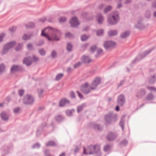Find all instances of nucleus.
<instances>
[{"instance_id":"f3484780","label":"nucleus","mask_w":156,"mask_h":156,"mask_svg":"<svg viewBox=\"0 0 156 156\" xmlns=\"http://www.w3.org/2000/svg\"><path fill=\"white\" fill-rule=\"evenodd\" d=\"M104 19L103 16L101 13L98 14L97 16V20L98 23L99 24L102 23Z\"/></svg>"},{"instance_id":"37998d69","label":"nucleus","mask_w":156,"mask_h":156,"mask_svg":"<svg viewBox=\"0 0 156 156\" xmlns=\"http://www.w3.org/2000/svg\"><path fill=\"white\" fill-rule=\"evenodd\" d=\"M41 146V145L39 143H37L34 144L32 146L33 148H38Z\"/></svg>"},{"instance_id":"f03ea898","label":"nucleus","mask_w":156,"mask_h":156,"mask_svg":"<svg viewBox=\"0 0 156 156\" xmlns=\"http://www.w3.org/2000/svg\"><path fill=\"white\" fill-rule=\"evenodd\" d=\"M119 20V12L117 11L113 12L111 14L108 15V23L112 25L116 24Z\"/></svg>"},{"instance_id":"4468645a","label":"nucleus","mask_w":156,"mask_h":156,"mask_svg":"<svg viewBox=\"0 0 156 156\" xmlns=\"http://www.w3.org/2000/svg\"><path fill=\"white\" fill-rule=\"evenodd\" d=\"M23 68L22 66L14 65H13L11 69V73L16 72L20 70L23 69Z\"/></svg>"},{"instance_id":"7c9ffc66","label":"nucleus","mask_w":156,"mask_h":156,"mask_svg":"<svg viewBox=\"0 0 156 156\" xmlns=\"http://www.w3.org/2000/svg\"><path fill=\"white\" fill-rule=\"evenodd\" d=\"M103 50L101 49L100 48L97 50V54L95 55L96 58L102 55Z\"/></svg>"},{"instance_id":"f8f14e48","label":"nucleus","mask_w":156,"mask_h":156,"mask_svg":"<svg viewBox=\"0 0 156 156\" xmlns=\"http://www.w3.org/2000/svg\"><path fill=\"white\" fill-rule=\"evenodd\" d=\"M101 81V79L100 77H96L92 81L91 84V87L90 88H94L97 87L100 84Z\"/></svg>"},{"instance_id":"c03bdc74","label":"nucleus","mask_w":156,"mask_h":156,"mask_svg":"<svg viewBox=\"0 0 156 156\" xmlns=\"http://www.w3.org/2000/svg\"><path fill=\"white\" fill-rule=\"evenodd\" d=\"M66 20V18L65 17H61L58 20V21L60 23H62L65 22Z\"/></svg>"},{"instance_id":"4be33fe9","label":"nucleus","mask_w":156,"mask_h":156,"mask_svg":"<svg viewBox=\"0 0 156 156\" xmlns=\"http://www.w3.org/2000/svg\"><path fill=\"white\" fill-rule=\"evenodd\" d=\"M125 118V116L123 115L121 117V119L120 122V125L123 130L124 129Z\"/></svg>"},{"instance_id":"09e8293b","label":"nucleus","mask_w":156,"mask_h":156,"mask_svg":"<svg viewBox=\"0 0 156 156\" xmlns=\"http://www.w3.org/2000/svg\"><path fill=\"white\" fill-rule=\"evenodd\" d=\"M39 53L41 55L43 56L45 55V52L43 49H41L38 51Z\"/></svg>"},{"instance_id":"6ab92c4d","label":"nucleus","mask_w":156,"mask_h":156,"mask_svg":"<svg viewBox=\"0 0 156 156\" xmlns=\"http://www.w3.org/2000/svg\"><path fill=\"white\" fill-rule=\"evenodd\" d=\"M82 62L85 63H89L90 62L91 60L88 56H84L82 58Z\"/></svg>"},{"instance_id":"b1692460","label":"nucleus","mask_w":156,"mask_h":156,"mask_svg":"<svg viewBox=\"0 0 156 156\" xmlns=\"http://www.w3.org/2000/svg\"><path fill=\"white\" fill-rule=\"evenodd\" d=\"M32 36V34L31 33L30 34H24L23 36V39L24 40H27L30 39Z\"/></svg>"},{"instance_id":"a19ab883","label":"nucleus","mask_w":156,"mask_h":156,"mask_svg":"<svg viewBox=\"0 0 156 156\" xmlns=\"http://www.w3.org/2000/svg\"><path fill=\"white\" fill-rule=\"evenodd\" d=\"M44 154L45 156H54L50 153L48 149H46L44 151Z\"/></svg>"},{"instance_id":"aec40b11","label":"nucleus","mask_w":156,"mask_h":156,"mask_svg":"<svg viewBox=\"0 0 156 156\" xmlns=\"http://www.w3.org/2000/svg\"><path fill=\"white\" fill-rule=\"evenodd\" d=\"M130 34V32L128 31H126L121 34L120 35V37L122 38H125L128 37Z\"/></svg>"},{"instance_id":"393cba45","label":"nucleus","mask_w":156,"mask_h":156,"mask_svg":"<svg viewBox=\"0 0 156 156\" xmlns=\"http://www.w3.org/2000/svg\"><path fill=\"white\" fill-rule=\"evenodd\" d=\"M46 145L47 147H53L56 145V143L53 141H50L46 143Z\"/></svg>"},{"instance_id":"423d86ee","label":"nucleus","mask_w":156,"mask_h":156,"mask_svg":"<svg viewBox=\"0 0 156 156\" xmlns=\"http://www.w3.org/2000/svg\"><path fill=\"white\" fill-rule=\"evenodd\" d=\"M34 101V98L30 94H27L26 95L23 99V103L26 105H31Z\"/></svg>"},{"instance_id":"e433bc0d","label":"nucleus","mask_w":156,"mask_h":156,"mask_svg":"<svg viewBox=\"0 0 156 156\" xmlns=\"http://www.w3.org/2000/svg\"><path fill=\"white\" fill-rule=\"evenodd\" d=\"M112 7L111 6H107L105 9H104V12L105 13H106L110 11L112 9Z\"/></svg>"},{"instance_id":"864d4df0","label":"nucleus","mask_w":156,"mask_h":156,"mask_svg":"<svg viewBox=\"0 0 156 156\" xmlns=\"http://www.w3.org/2000/svg\"><path fill=\"white\" fill-rule=\"evenodd\" d=\"M89 83L87 82H86L81 85V88H87L89 86Z\"/></svg>"},{"instance_id":"69168bd1","label":"nucleus","mask_w":156,"mask_h":156,"mask_svg":"<svg viewBox=\"0 0 156 156\" xmlns=\"http://www.w3.org/2000/svg\"><path fill=\"white\" fill-rule=\"evenodd\" d=\"M27 48L28 49H31L33 48V45L29 43L27 44Z\"/></svg>"},{"instance_id":"338daca9","label":"nucleus","mask_w":156,"mask_h":156,"mask_svg":"<svg viewBox=\"0 0 156 156\" xmlns=\"http://www.w3.org/2000/svg\"><path fill=\"white\" fill-rule=\"evenodd\" d=\"M105 7V5L104 4H102L100 5L99 7L98 8L100 9H101L104 8Z\"/></svg>"},{"instance_id":"9d476101","label":"nucleus","mask_w":156,"mask_h":156,"mask_svg":"<svg viewBox=\"0 0 156 156\" xmlns=\"http://www.w3.org/2000/svg\"><path fill=\"white\" fill-rule=\"evenodd\" d=\"M117 135L115 133L110 132L107 135L106 138L107 140L109 141H113L115 140Z\"/></svg>"},{"instance_id":"8fccbe9b","label":"nucleus","mask_w":156,"mask_h":156,"mask_svg":"<svg viewBox=\"0 0 156 156\" xmlns=\"http://www.w3.org/2000/svg\"><path fill=\"white\" fill-rule=\"evenodd\" d=\"M83 105H81L77 107V111L78 113L81 111L83 108Z\"/></svg>"},{"instance_id":"a211bd4d","label":"nucleus","mask_w":156,"mask_h":156,"mask_svg":"<svg viewBox=\"0 0 156 156\" xmlns=\"http://www.w3.org/2000/svg\"><path fill=\"white\" fill-rule=\"evenodd\" d=\"M156 81V74L151 76L148 78V81L150 83H153Z\"/></svg>"},{"instance_id":"ea45409f","label":"nucleus","mask_w":156,"mask_h":156,"mask_svg":"<svg viewBox=\"0 0 156 156\" xmlns=\"http://www.w3.org/2000/svg\"><path fill=\"white\" fill-rule=\"evenodd\" d=\"M5 66L3 64H2L0 65V74L2 73L4 70Z\"/></svg>"},{"instance_id":"20e7f679","label":"nucleus","mask_w":156,"mask_h":156,"mask_svg":"<svg viewBox=\"0 0 156 156\" xmlns=\"http://www.w3.org/2000/svg\"><path fill=\"white\" fill-rule=\"evenodd\" d=\"M153 48H151L145 51L143 53L138 55L135 58V59L133 61V63H135L136 62L140 61V60L143 58L147 55L150 53L153 50Z\"/></svg>"},{"instance_id":"5701e85b","label":"nucleus","mask_w":156,"mask_h":156,"mask_svg":"<svg viewBox=\"0 0 156 156\" xmlns=\"http://www.w3.org/2000/svg\"><path fill=\"white\" fill-rule=\"evenodd\" d=\"M118 32L116 30H109L108 33V34L109 36H114L117 35Z\"/></svg>"},{"instance_id":"13d9d810","label":"nucleus","mask_w":156,"mask_h":156,"mask_svg":"<svg viewBox=\"0 0 156 156\" xmlns=\"http://www.w3.org/2000/svg\"><path fill=\"white\" fill-rule=\"evenodd\" d=\"M65 36L66 37H72L73 36L70 33L67 32L65 34Z\"/></svg>"},{"instance_id":"0eeeda50","label":"nucleus","mask_w":156,"mask_h":156,"mask_svg":"<svg viewBox=\"0 0 156 156\" xmlns=\"http://www.w3.org/2000/svg\"><path fill=\"white\" fill-rule=\"evenodd\" d=\"M117 102L120 106L122 107L126 102V98L123 94L119 95L118 97Z\"/></svg>"},{"instance_id":"2eb2a0df","label":"nucleus","mask_w":156,"mask_h":156,"mask_svg":"<svg viewBox=\"0 0 156 156\" xmlns=\"http://www.w3.org/2000/svg\"><path fill=\"white\" fill-rule=\"evenodd\" d=\"M146 94V91L144 88H141L137 92L136 96L140 98L144 96Z\"/></svg>"},{"instance_id":"dca6fc26","label":"nucleus","mask_w":156,"mask_h":156,"mask_svg":"<svg viewBox=\"0 0 156 156\" xmlns=\"http://www.w3.org/2000/svg\"><path fill=\"white\" fill-rule=\"evenodd\" d=\"M23 63L26 64L27 66L30 65L32 64L31 58L28 57L25 58L23 61Z\"/></svg>"},{"instance_id":"774afa93","label":"nucleus","mask_w":156,"mask_h":156,"mask_svg":"<svg viewBox=\"0 0 156 156\" xmlns=\"http://www.w3.org/2000/svg\"><path fill=\"white\" fill-rule=\"evenodd\" d=\"M152 7L153 8H156V0L153 2L152 5Z\"/></svg>"},{"instance_id":"f257e3e1","label":"nucleus","mask_w":156,"mask_h":156,"mask_svg":"<svg viewBox=\"0 0 156 156\" xmlns=\"http://www.w3.org/2000/svg\"><path fill=\"white\" fill-rule=\"evenodd\" d=\"M41 35L47 38L49 41H58L60 39L61 32L57 29L48 27L42 30Z\"/></svg>"},{"instance_id":"58836bf2","label":"nucleus","mask_w":156,"mask_h":156,"mask_svg":"<svg viewBox=\"0 0 156 156\" xmlns=\"http://www.w3.org/2000/svg\"><path fill=\"white\" fill-rule=\"evenodd\" d=\"M37 91L38 93L39 97L41 98L42 96V93L44 91L42 88H38Z\"/></svg>"},{"instance_id":"a878e982","label":"nucleus","mask_w":156,"mask_h":156,"mask_svg":"<svg viewBox=\"0 0 156 156\" xmlns=\"http://www.w3.org/2000/svg\"><path fill=\"white\" fill-rule=\"evenodd\" d=\"M1 116L2 119L6 121L8 119V117L7 115L4 112L1 113Z\"/></svg>"},{"instance_id":"9b49d317","label":"nucleus","mask_w":156,"mask_h":156,"mask_svg":"<svg viewBox=\"0 0 156 156\" xmlns=\"http://www.w3.org/2000/svg\"><path fill=\"white\" fill-rule=\"evenodd\" d=\"M70 104V101L67 99L64 98L61 99L59 103V105L62 107L66 105H69Z\"/></svg>"},{"instance_id":"e2e57ef3","label":"nucleus","mask_w":156,"mask_h":156,"mask_svg":"<svg viewBox=\"0 0 156 156\" xmlns=\"http://www.w3.org/2000/svg\"><path fill=\"white\" fill-rule=\"evenodd\" d=\"M142 26L141 23L140 22H138L136 25V27L138 28H141Z\"/></svg>"},{"instance_id":"5fc2aeb1","label":"nucleus","mask_w":156,"mask_h":156,"mask_svg":"<svg viewBox=\"0 0 156 156\" xmlns=\"http://www.w3.org/2000/svg\"><path fill=\"white\" fill-rule=\"evenodd\" d=\"M5 34L4 33H2L0 34V42H2L3 38L5 36Z\"/></svg>"},{"instance_id":"473e14b6","label":"nucleus","mask_w":156,"mask_h":156,"mask_svg":"<svg viewBox=\"0 0 156 156\" xmlns=\"http://www.w3.org/2000/svg\"><path fill=\"white\" fill-rule=\"evenodd\" d=\"M73 48V45L72 44L70 43H68L67 44L66 46V48L67 50L69 51H72Z\"/></svg>"},{"instance_id":"f704fd0d","label":"nucleus","mask_w":156,"mask_h":156,"mask_svg":"<svg viewBox=\"0 0 156 156\" xmlns=\"http://www.w3.org/2000/svg\"><path fill=\"white\" fill-rule=\"evenodd\" d=\"M145 17L147 19H149L151 16V12L150 10H147L145 13Z\"/></svg>"},{"instance_id":"c85d7f7f","label":"nucleus","mask_w":156,"mask_h":156,"mask_svg":"<svg viewBox=\"0 0 156 156\" xmlns=\"http://www.w3.org/2000/svg\"><path fill=\"white\" fill-rule=\"evenodd\" d=\"M154 96L151 93H150L147 95L146 98V99L148 101H151L154 100Z\"/></svg>"},{"instance_id":"49530a36","label":"nucleus","mask_w":156,"mask_h":156,"mask_svg":"<svg viewBox=\"0 0 156 156\" xmlns=\"http://www.w3.org/2000/svg\"><path fill=\"white\" fill-rule=\"evenodd\" d=\"M63 76V73H60L57 75L55 79L57 80H59Z\"/></svg>"},{"instance_id":"c756f323","label":"nucleus","mask_w":156,"mask_h":156,"mask_svg":"<svg viewBox=\"0 0 156 156\" xmlns=\"http://www.w3.org/2000/svg\"><path fill=\"white\" fill-rule=\"evenodd\" d=\"M75 111V110L73 109L71 110H68L66 112V113L68 116H71L72 115V114Z\"/></svg>"},{"instance_id":"bf43d9fd","label":"nucleus","mask_w":156,"mask_h":156,"mask_svg":"<svg viewBox=\"0 0 156 156\" xmlns=\"http://www.w3.org/2000/svg\"><path fill=\"white\" fill-rule=\"evenodd\" d=\"M70 95L71 98H74L76 97L74 92L73 91H72L70 92Z\"/></svg>"},{"instance_id":"680f3d73","label":"nucleus","mask_w":156,"mask_h":156,"mask_svg":"<svg viewBox=\"0 0 156 156\" xmlns=\"http://www.w3.org/2000/svg\"><path fill=\"white\" fill-rule=\"evenodd\" d=\"M81 64V62H78L76 63L74 65V68H76L79 66Z\"/></svg>"},{"instance_id":"4c0bfd02","label":"nucleus","mask_w":156,"mask_h":156,"mask_svg":"<svg viewBox=\"0 0 156 156\" xmlns=\"http://www.w3.org/2000/svg\"><path fill=\"white\" fill-rule=\"evenodd\" d=\"M104 30L102 29H100L97 31V34L98 36H101L103 35Z\"/></svg>"},{"instance_id":"4d7b16f0","label":"nucleus","mask_w":156,"mask_h":156,"mask_svg":"<svg viewBox=\"0 0 156 156\" xmlns=\"http://www.w3.org/2000/svg\"><path fill=\"white\" fill-rule=\"evenodd\" d=\"M16 27L13 26L10 27L9 29V30L11 32H13L16 30Z\"/></svg>"},{"instance_id":"1a4fd4ad","label":"nucleus","mask_w":156,"mask_h":156,"mask_svg":"<svg viewBox=\"0 0 156 156\" xmlns=\"http://www.w3.org/2000/svg\"><path fill=\"white\" fill-rule=\"evenodd\" d=\"M71 26L72 27H76L79 24L78 20L76 17H73L70 21Z\"/></svg>"},{"instance_id":"0e129e2a","label":"nucleus","mask_w":156,"mask_h":156,"mask_svg":"<svg viewBox=\"0 0 156 156\" xmlns=\"http://www.w3.org/2000/svg\"><path fill=\"white\" fill-rule=\"evenodd\" d=\"M46 17H44L40 18L39 20L40 22L43 23L46 20Z\"/></svg>"},{"instance_id":"6e6d98bb","label":"nucleus","mask_w":156,"mask_h":156,"mask_svg":"<svg viewBox=\"0 0 156 156\" xmlns=\"http://www.w3.org/2000/svg\"><path fill=\"white\" fill-rule=\"evenodd\" d=\"M20 108L19 107H16V108H15L14 109L13 112L15 113L16 114V113H18L20 111Z\"/></svg>"},{"instance_id":"2f4dec72","label":"nucleus","mask_w":156,"mask_h":156,"mask_svg":"<svg viewBox=\"0 0 156 156\" xmlns=\"http://www.w3.org/2000/svg\"><path fill=\"white\" fill-rule=\"evenodd\" d=\"M94 128L95 130H101L102 129V127L100 125L96 124L94 125Z\"/></svg>"},{"instance_id":"6e6552de","label":"nucleus","mask_w":156,"mask_h":156,"mask_svg":"<svg viewBox=\"0 0 156 156\" xmlns=\"http://www.w3.org/2000/svg\"><path fill=\"white\" fill-rule=\"evenodd\" d=\"M115 45V42L111 41H106L104 42V47L106 49H108L110 48H113Z\"/></svg>"},{"instance_id":"052dcab7","label":"nucleus","mask_w":156,"mask_h":156,"mask_svg":"<svg viewBox=\"0 0 156 156\" xmlns=\"http://www.w3.org/2000/svg\"><path fill=\"white\" fill-rule=\"evenodd\" d=\"M96 48L97 47L95 45H93L91 47L90 51L92 52H93L96 49Z\"/></svg>"},{"instance_id":"c9c22d12","label":"nucleus","mask_w":156,"mask_h":156,"mask_svg":"<svg viewBox=\"0 0 156 156\" xmlns=\"http://www.w3.org/2000/svg\"><path fill=\"white\" fill-rule=\"evenodd\" d=\"M35 24L34 23L30 22L29 23L26 25V27L27 28H32L34 27Z\"/></svg>"},{"instance_id":"a18cd8bd","label":"nucleus","mask_w":156,"mask_h":156,"mask_svg":"<svg viewBox=\"0 0 156 156\" xmlns=\"http://www.w3.org/2000/svg\"><path fill=\"white\" fill-rule=\"evenodd\" d=\"M23 43L19 44L15 48V50L16 51H18L20 50L23 46Z\"/></svg>"},{"instance_id":"603ef678","label":"nucleus","mask_w":156,"mask_h":156,"mask_svg":"<svg viewBox=\"0 0 156 156\" xmlns=\"http://www.w3.org/2000/svg\"><path fill=\"white\" fill-rule=\"evenodd\" d=\"M44 43V41L42 40H41L39 41V42L36 44V45L37 46H41Z\"/></svg>"},{"instance_id":"3c124183","label":"nucleus","mask_w":156,"mask_h":156,"mask_svg":"<svg viewBox=\"0 0 156 156\" xmlns=\"http://www.w3.org/2000/svg\"><path fill=\"white\" fill-rule=\"evenodd\" d=\"M24 91L23 90L21 89L19 90L18 94L20 97L22 96L24 94Z\"/></svg>"},{"instance_id":"7ed1b4c3","label":"nucleus","mask_w":156,"mask_h":156,"mask_svg":"<svg viewBox=\"0 0 156 156\" xmlns=\"http://www.w3.org/2000/svg\"><path fill=\"white\" fill-rule=\"evenodd\" d=\"M105 119L107 123L110 124L117 120V115L112 112H110L105 116Z\"/></svg>"},{"instance_id":"72a5a7b5","label":"nucleus","mask_w":156,"mask_h":156,"mask_svg":"<svg viewBox=\"0 0 156 156\" xmlns=\"http://www.w3.org/2000/svg\"><path fill=\"white\" fill-rule=\"evenodd\" d=\"M111 145L107 144L105 146L104 148V150L105 152H107L109 151L111 148Z\"/></svg>"},{"instance_id":"79ce46f5","label":"nucleus","mask_w":156,"mask_h":156,"mask_svg":"<svg viewBox=\"0 0 156 156\" xmlns=\"http://www.w3.org/2000/svg\"><path fill=\"white\" fill-rule=\"evenodd\" d=\"M88 37L85 34H83L81 36V40L82 41H84L87 40Z\"/></svg>"},{"instance_id":"de8ad7c7","label":"nucleus","mask_w":156,"mask_h":156,"mask_svg":"<svg viewBox=\"0 0 156 156\" xmlns=\"http://www.w3.org/2000/svg\"><path fill=\"white\" fill-rule=\"evenodd\" d=\"M51 56L53 58H55L57 56V53L55 51H53L51 53Z\"/></svg>"},{"instance_id":"39448f33","label":"nucleus","mask_w":156,"mask_h":156,"mask_svg":"<svg viewBox=\"0 0 156 156\" xmlns=\"http://www.w3.org/2000/svg\"><path fill=\"white\" fill-rule=\"evenodd\" d=\"M16 44V42L14 41L7 43L4 46L3 49L1 52V54L2 55L5 54L9 49L14 46Z\"/></svg>"},{"instance_id":"bb28decb","label":"nucleus","mask_w":156,"mask_h":156,"mask_svg":"<svg viewBox=\"0 0 156 156\" xmlns=\"http://www.w3.org/2000/svg\"><path fill=\"white\" fill-rule=\"evenodd\" d=\"M95 88H81V90L84 94H87L90 92V89L93 90Z\"/></svg>"},{"instance_id":"cd10ccee","label":"nucleus","mask_w":156,"mask_h":156,"mask_svg":"<svg viewBox=\"0 0 156 156\" xmlns=\"http://www.w3.org/2000/svg\"><path fill=\"white\" fill-rule=\"evenodd\" d=\"M128 144V141L126 139H123L119 143V145L121 146H126Z\"/></svg>"},{"instance_id":"ddd939ff","label":"nucleus","mask_w":156,"mask_h":156,"mask_svg":"<svg viewBox=\"0 0 156 156\" xmlns=\"http://www.w3.org/2000/svg\"><path fill=\"white\" fill-rule=\"evenodd\" d=\"M46 126V124L45 123H43L39 127L36 132V135L37 136H38L40 135L41 132L43 131L44 129Z\"/></svg>"},{"instance_id":"412c9836","label":"nucleus","mask_w":156,"mask_h":156,"mask_svg":"<svg viewBox=\"0 0 156 156\" xmlns=\"http://www.w3.org/2000/svg\"><path fill=\"white\" fill-rule=\"evenodd\" d=\"M64 119L63 117L61 115H58L55 116V120L58 122H62Z\"/></svg>"}]
</instances>
